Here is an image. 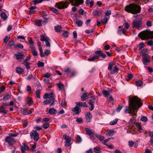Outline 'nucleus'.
<instances>
[{"instance_id": "1", "label": "nucleus", "mask_w": 153, "mask_h": 153, "mask_svg": "<svg viewBox=\"0 0 153 153\" xmlns=\"http://www.w3.org/2000/svg\"><path fill=\"white\" fill-rule=\"evenodd\" d=\"M129 106H126L124 110L125 113L131 114L133 117L130 119L129 123L133 125L135 122V117L137 113L134 110L137 111L142 105L141 99L137 96H134L129 98Z\"/></svg>"}, {"instance_id": "2", "label": "nucleus", "mask_w": 153, "mask_h": 153, "mask_svg": "<svg viewBox=\"0 0 153 153\" xmlns=\"http://www.w3.org/2000/svg\"><path fill=\"white\" fill-rule=\"evenodd\" d=\"M141 7L135 4H130L126 6L125 8V10L132 14L139 13L141 11Z\"/></svg>"}, {"instance_id": "3", "label": "nucleus", "mask_w": 153, "mask_h": 153, "mask_svg": "<svg viewBox=\"0 0 153 153\" xmlns=\"http://www.w3.org/2000/svg\"><path fill=\"white\" fill-rule=\"evenodd\" d=\"M138 36L143 40L153 39V31L144 30L140 32Z\"/></svg>"}, {"instance_id": "4", "label": "nucleus", "mask_w": 153, "mask_h": 153, "mask_svg": "<svg viewBox=\"0 0 153 153\" xmlns=\"http://www.w3.org/2000/svg\"><path fill=\"white\" fill-rule=\"evenodd\" d=\"M69 3L67 1H62L56 3L55 6L59 9L67 8L68 6Z\"/></svg>"}, {"instance_id": "5", "label": "nucleus", "mask_w": 153, "mask_h": 153, "mask_svg": "<svg viewBox=\"0 0 153 153\" xmlns=\"http://www.w3.org/2000/svg\"><path fill=\"white\" fill-rule=\"evenodd\" d=\"M142 23V21L141 19H137L133 22L132 23V27H136L138 29H140Z\"/></svg>"}, {"instance_id": "6", "label": "nucleus", "mask_w": 153, "mask_h": 153, "mask_svg": "<svg viewBox=\"0 0 153 153\" xmlns=\"http://www.w3.org/2000/svg\"><path fill=\"white\" fill-rule=\"evenodd\" d=\"M40 40L42 41L45 42V45L47 47H50L51 45L49 42L50 40L48 37H45L44 35L42 34L41 36Z\"/></svg>"}, {"instance_id": "7", "label": "nucleus", "mask_w": 153, "mask_h": 153, "mask_svg": "<svg viewBox=\"0 0 153 153\" xmlns=\"http://www.w3.org/2000/svg\"><path fill=\"white\" fill-rule=\"evenodd\" d=\"M5 141L11 147L16 142L15 139L13 138L8 136L7 137L5 138Z\"/></svg>"}, {"instance_id": "8", "label": "nucleus", "mask_w": 153, "mask_h": 153, "mask_svg": "<svg viewBox=\"0 0 153 153\" xmlns=\"http://www.w3.org/2000/svg\"><path fill=\"white\" fill-rule=\"evenodd\" d=\"M31 139H33L35 141H37L39 139V135L36 131L33 130L30 134Z\"/></svg>"}, {"instance_id": "9", "label": "nucleus", "mask_w": 153, "mask_h": 153, "mask_svg": "<svg viewBox=\"0 0 153 153\" xmlns=\"http://www.w3.org/2000/svg\"><path fill=\"white\" fill-rule=\"evenodd\" d=\"M63 137L66 140L65 142V146L66 147V148L67 149L70 146V142L71 140V138L66 134H64L63 135Z\"/></svg>"}, {"instance_id": "10", "label": "nucleus", "mask_w": 153, "mask_h": 153, "mask_svg": "<svg viewBox=\"0 0 153 153\" xmlns=\"http://www.w3.org/2000/svg\"><path fill=\"white\" fill-rule=\"evenodd\" d=\"M91 97L92 98V99H90L89 101V103L91 105V108L90 110L92 111L93 110L94 108V104L95 102V96H92Z\"/></svg>"}, {"instance_id": "11", "label": "nucleus", "mask_w": 153, "mask_h": 153, "mask_svg": "<svg viewBox=\"0 0 153 153\" xmlns=\"http://www.w3.org/2000/svg\"><path fill=\"white\" fill-rule=\"evenodd\" d=\"M70 1L74 5L76 6H78L81 4H83L84 2L83 0H70Z\"/></svg>"}, {"instance_id": "12", "label": "nucleus", "mask_w": 153, "mask_h": 153, "mask_svg": "<svg viewBox=\"0 0 153 153\" xmlns=\"http://www.w3.org/2000/svg\"><path fill=\"white\" fill-rule=\"evenodd\" d=\"M85 117L87 122L89 123L91 122L92 117L91 113L90 112H87L85 114Z\"/></svg>"}, {"instance_id": "13", "label": "nucleus", "mask_w": 153, "mask_h": 153, "mask_svg": "<svg viewBox=\"0 0 153 153\" xmlns=\"http://www.w3.org/2000/svg\"><path fill=\"white\" fill-rule=\"evenodd\" d=\"M72 111L75 112V115H78L79 114L81 111V110L79 108V106L76 105L75 107L72 109Z\"/></svg>"}, {"instance_id": "14", "label": "nucleus", "mask_w": 153, "mask_h": 153, "mask_svg": "<svg viewBox=\"0 0 153 153\" xmlns=\"http://www.w3.org/2000/svg\"><path fill=\"white\" fill-rule=\"evenodd\" d=\"M14 55L17 59H22L24 57V54L20 52H18L15 54Z\"/></svg>"}, {"instance_id": "15", "label": "nucleus", "mask_w": 153, "mask_h": 153, "mask_svg": "<svg viewBox=\"0 0 153 153\" xmlns=\"http://www.w3.org/2000/svg\"><path fill=\"white\" fill-rule=\"evenodd\" d=\"M95 53L99 55L100 56H101L103 58H105L106 57V55L105 53H103L102 51H95Z\"/></svg>"}, {"instance_id": "16", "label": "nucleus", "mask_w": 153, "mask_h": 153, "mask_svg": "<svg viewBox=\"0 0 153 153\" xmlns=\"http://www.w3.org/2000/svg\"><path fill=\"white\" fill-rule=\"evenodd\" d=\"M102 11L101 10H95L93 12V14L95 16H99L102 14Z\"/></svg>"}, {"instance_id": "17", "label": "nucleus", "mask_w": 153, "mask_h": 153, "mask_svg": "<svg viewBox=\"0 0 153 153\" xmlns=\"http://www.w3.org/2000/svg\"><path fill=\"white\" fill-rule=\"evenodd\" d=\"M76 104L79 107L82 106L83 107L86 108L88 106V105L85 102H76Z\"/></svg>"}, {"instance_id": "18", "label": "nucleus", "mask_w": 153, "mask_h": 153, "mask_svg": "<svg viewBox=\"0 0 153 153\" xmlns=\"http://www.w3.org/2000/svg\"><path fill=\"white\" fill-rule=\"evenodd\" d=\"M53 101L49 99H47L44 100L43 102V103L44 105H46L49 104H50L51 106L54 105V103H52Z\"/></svg>"}, {"instance_id": "19", "label": "nucleus", "mask_w": 153, "mask_h": 153, "mask_svg": "<svg viewBox=\"0 0 153 153\" xmlns=\"http://www.w3.org/2000/svg\"><path fill=\"white\" fill-rule=\"evenodd\" d=\"M89 94L87 93H85L81 97V100L82 101H84L88 98Z\"/></svg>"}, {"instance_id": "20", "label": "nucleus", "mask_w": 153, "mask_h": 153, "mask_svg": "<svg viewBox=\"0 0 153 153\" xmlns=\"http://www.w3.org/2000/svg\"><path fill=\"white\" fill-rule=\"evenodd\" d=\"M48 98L49 99L53 101L52 103L55 102V99L54 98V95L53 92L50 93L48 94Z\"/></svg>"}, {"instance_id": "21", "label": "nucleus", "mask_w": 153, "mask_h": 153, "mask_svg": "<svg viewBox=\"0 0 153 153\" xmlns=\"http://www.w3.org/2000/svg\"><path fill=\"white\" fill-rule=\"evenodd\" d=\"M26 102L27 104L29 105H31L33 104V101L31 97H28L26 99Z\"/></svg>"}, {"instance_id": "22", "label": "nucleus", "mask_w": 153, "mask_h": 153, "mask_svg": "<svg viewBox=\"0 0 153 153\" xmlns=\"http://www.w3.org/2000/svg\"><path fill=\"white\" fill-rule=\"evenodd\" d=\"M143 62L144 65H147L150 62V61L146 56L143 57L142 58Z\"/></svg>"}, {"instance_id": "23", "label": "nucleus", "mask_w": 153, "mask_h": 153, "mask_svg": "<svg viewBox=\"0 0 153 153\" xmlns=\"http://www.w3.org/2000/svg\"><path fill=\"white\" fill-rule=\"evenodd\" d=\"M57 112L56 110L54 108H51L49 110L48 113L50 114H55Z\"/></svg>"}, {"instance_id": "24", "label": "nucleus", "mask_w": 153, "mask_h": 153, "mask_svg": "<svg viewBox=\"0 0 153 153\" xmlns=\"http://www.w3.org/2000/svg\"><path fill=\"white\" fill-rule=\"evenodd\" d=\"M85 130L86 131V134L89 136H91L94 135L93 133L90 129L88 128H85Z\"/></svg>"}, {"instance_id": "25", "label": "nucleus", "mask_w": 153, "mask_h": 153, "mask_svg": "<svg viewBox=\"0 0 153 153\" xmlns=\"http://www.w3.org/2000/svg\"><path fill=\"white\" fill-rule=\"evenodd\" d=\"M16 72L18 74H22L24 72V70L20 67H17L16 69Z\"/></svg>"}, {"instance_id": "26", "label": "nucleus", "mask_w": 153, "mask_h": 153, "mask_svg": "<svg viewBox=\"0 0 153 153\" xmlns=\"http://www.w3.org/2000/svg\"><path fill=\"white\" fill-rule=\"evenodd\" d=\"M56 84L59 90H63L64 89V85L61 82H59Z\"/></svg>"}, {"instance_id": "27", "label": "nucleus", "mask_w": 153, "mask_h": 153, "mask_svg": "<svg viewBox=\"0 0 153 153\" xmlns=\"http://www.w3.org/2000/svg\"><path fill=\"white\" fill-rule=\"evenodd\" d=\"M102 93L103 95V96L105 98H108L110 95L109 91H108L106 90H104L102 91Z\"/></svg>"}, {"instance_id": "28", "label": "nucleus", "mask_w": 153, "mask_h": 153, "mask_svg": "<svg viewBox=\"0 0 153 153\" xmlns=\"http://www.w3.org/2000/svg\"><path fill=\"white\" fill-rule=\"evenodd\" d=\"M115 64V62H111L108 63V69L109 71H111L112 68Z\"/></svg>"}, {"instance_id": "29", "label": "nucleus", "mask_w": 153, "mask_h": 153, "mask_svg": "<svg viewBox=\"0 0 153 153\" xmlns=\"http://www.w3.org/2000/svg\"><path fill=\"white\" fill-rule=\"evenodd\" d=\"M27 108H23L21 110V113L22 114L24 115H26L29 114L28 112L27 111Z\"/></svg>"}, {"instance_id": "30", "label": "nucleus", "mask_w": 153, "mask_h": 153, "mask_svg": "<svg viewBox=\"0 0 153 153\" xmlns=\"http://www.w3.org/2000/svg\"><path fill=\"white\" fill-rule=\"evenodd\" d=\"M147 50L145 49H144L142 50L140 53V55H142L143 57L146 56V55H147Z\"/></svg>"}, {"instance_id": "31", "label": "nucleus", "mask_w": 153, "mask_h": 153, "mask_svg": "<svg viewBox=\"0 0 153 153\" xmlns=\"http://www.w3.org/2000/svg\"><path fill=\"white\" fill-rule=\"evenodd\" d=\"M23 146L21 147V149L25 151L29 149V147L25 143H23Z\"/></svg>"}, {"instance_id": "32", "label": "nucleus", "mask_w": 153, "mask_h": 153, "mask_svg": "<svg viewBox=\"0 0 153 153\" xmlns=\"http://www.w3.org/2000/svg\"><path fill=\"white\" fill-rule=\"evenodd\" d=\"M0 113L5 114L7 113V111L3 106H1L0 107Z\"/></svg>"}, {"instance_id": "33", "label": "nucleus", "mask_w": 153, "mask_h": 153, "mask_svg": "<svg viewBox=\"0 0 153 153\" xmlns=\"http://www.w3.org/2000/svg\"><path fill=\"white\" fill-rule=\"evenodd\" d=\"M108 19L107 17H105L102 19L101 20L102 24L105 25L106 24L108 21Z\"/></svg>"}, {"instance_id": "34", "label": "nucleus", "mask_w": 153, "mask_h": 153, "mask_svg": "<svg viewBox=\"0 0 153 153\" xmlns=\"http://www.w3.org/2000/svg\"><path fill=\"white\" fill-rule=\"evenodd\" d=\"M118 68L117 67L115 66L113 70L111 71V74H114L115 73H117L118 71Z\"/></svg>"}, {"instance_id": "35", "label": "nucleus", "mask_w": 153, "mask_h": 153, "mask_svg": "<svg viewBox=\"0 0 153 153\" xmlns=\"http://www.w3.org/2000/svg\"><path fill=\"white\" fill-rule=\"evenodd\" d=\"M136 126L138 128L139 131L140 132H142L143 131V130L141 126L139 123H137L136 124Z\"/></svg>"}, {"instance_id": "36", "label": "nucleus", "mask_w": 153, "mask_h": 153, "mask_svg": "<svg viewBox=\"0 0 153 153\" xmlns=\"http://www.w3.org/2000/svg\"><path fill=\"white\" fill-rule=\"evenodd\" d=\"M76 23L79 27L81 26L83 24L82 22L80 20H76Z\"/></svg>"}, {"instance_id": "37", "label": "nucleus", "mask_w": 153, "mask_h": 153, "mask_svg": "<svg viewBox=\"0 0 153 153\" xmlns=\"http://www.w3.org/2000/svg\"><path fill=\"white\" fill-rule=\"evenodd\" d=\"M11 98V96L9 94H7L3 98V100H7L10 99Z\"/></svg>"}, {"instance_id": "38", "label": "nucleus", "mask_w": 153, "mask_h": 153, "mask_svg": "<svg viewBox=\"0 0 153 153\" xmlns=\"http://www.w3.org/2000/svg\"><path fill=\"white\" fill-rule=\"evenodd\" d=\"M50 10L56 14H59L58 10L54 7L51 8Z\"/></svg>"}, {"instance_id": "39", "label": "nucleus", "mask_w": 153, "mask_h": 153, "mask_svg": "<svg viewBox=\"0 0 153 153\" xmlns=\"http://www.w3.org/2000/svg\"><path fill=\"white\" fill-rule=\"evenodd\" d=\"M41 94V91L39 90H36V96L38 98H40V94Z\"/></svg>"}, {"instance_id": "40", "label": "nucleus", "mask_w": 153, "mask_h": 153, "mask_svg": "<svg viewBox=\"0 0 153 153\" xmlns=\"http://www.w3.org/2000/svg\"><path fill=\"white\" fill-rule=\"evenodd\" d=\"M55 30L58 32H60L62 30V27L60 26H58L54 27Z\"/></svg>"}, {"instance_id": "41", "label": "nucleus", "mask_w": 153, "mask_h": 153, "mask_svg": "<svg viewBox=\"0 0 153 153\" xmlns=\"http://www.w3.org/2000/svg\"><path fill=\"white\" fill-rule=\"evenodd\" d=\"M143 84L142 81L141 80H139L136 81V85L138 87L141 86Z\"/></svg>"}, {"instance_id": "42", "label": "nucleus", "mask_w": 153, "mask_h": 153, "mask_svg": "<svg viewBox=\"0 0 153 153\" xmlns=\"http://www.w3.org/2000/svg\"><path fill=\"white\" fill-rule=\"evenodd\" d=\"M118 121V119H115L112 121H111L110 123V125H113L116 124Z\"/></svg>"}, {"instance_id": "43", "label": "nucleus", "mask_w": 153, "mask_h": 153, "mask_svg": "<svg viewBox=\"0 0 153 153\" xmlns=\"http://www.w3.org/2000/svg\"><path fill=\"white\" fill-rule=\"evenodd\" d=\"M1 18L4 20H5L7 19V15L5 12H3L1 15Z\"/></svg>"}, {"instance_id": "44", "label": "nucleus", "mask_w": 153, "mask_h": 153, "mask_svg": "<svg viewBox=\"0 0 153 153\" xmlns=\"http://www.w3.org/2000/svg\"><path fill=\"white\" fill-rule=\"evenodd\" d=\"M18 135H19V134L17 133H10L8 134V135H9L8 137H17Z\"/></svg>"}, {"instance_id": "45", "label": "nucleus", "mask_w": 153, "mask_h": 153, "mask_svg": "<svg viewBox=\"0 0 153 153\" xmlns=\"http://www.w3.org/2000/svg\"><path fill=\"white\" fill-rule=\"evenodd\" d=\"M69 33L68 31H65L64 30L63 31V33L62 34L63 36H64V37H68L69 36Z\"/></svg>"}, {"instance_id": "46", "label": "nucleus", "mask_w": 153, "mask_h": 153, "mask_svg": "<svg viewBox=\"0 0 153 153\" xmlns=\"http://www.w3.org/2000/svg\"><path fill=\"white\" fill-rule=\"evenodd\" d=\"M123 29V26H119L117 31L118 34L121 35V31H122V29Z\"/></svg>"}, {"instance_id": "47", "label": "nucleus", "mask_w": 153, "mask_h": 153, "mask_svg": "<svg viewBox=\"0 0 153 153\" xmlns=\"http://www.w3.org/2000/svg\"><path fill=\"white\" fill-rule=\"evenodd\" d=\"M38 66L39 67H43L44 66V64L43 62L39 61L37 63Z\"/></svg>"}, {"instance_id": "48", "label": "nucleus", "mask_w": 153, "mask_h": 153, "mask_svg": "<svg viewBox=\"0 0 153 153\" xmlns=\"http://www.w3.org/2000/svg\"><path fill=\"white\" fill-rule=\"evenodd\" d=\"M35 25L38 26H42L41 21L40 20H36L35 22Z\"/></svg>"}, {"instance_id": "49", "label": "nucleus", "mask_w": 153, "mask_h": 153, "mask_svg": "<svg viewBox=\"0 0 153 153\" xmlns=\"http://www.w3.org/2000/svg\"><path fill=\"white\" fill-rule=\"evenodd\" d=\"M43 1V0H33V1L34 3V5H36L37 4L41 3Z\"/></svg>"}, {"instance_id": "50", "label": "nucleus", "mask_w": 153, "mask_h": 153, "mask_svg": "<svg viewBox=\"0 0 153 153\" xmlns=\"http://www.w3.org/2000/svg\"><path fill=\"white\" fill-rule=\"evenodd\" d=\"M144 44L143 42L140 43L138 45L139 49L140 50H141L143 48H144Z\"/></svg>"}, {"instance_id": "51", "label": "nucleus", "mask_w": 153, "mask_h": 153, "mask_svg": "<svg viewBox=\"0 0 153 153\" xmlns=\"http://www.w3.org/2000/svg\"><path fill=\"white\" fill-rule=\"evenodd\" d=\"M49 126V123L48 122L43 124V127L45 129L47 128Z\"/></svg>"}, {"instance_id": "52", "label": "nucleus", "mask_w": 153, "mask_h": 153, "mask_svg": "<svg viewBox=\"0 0 153 153\" xmlns=\"http://www.w3.org/2000/svg\"><path fill=\"white\" fill-rule=\"evenodd\" d=\"M140 120L144 122H146L148 120L147 117L145 116H143L140 118Z\"/></svg>"}, {"instance_id": "53", "label": "nucleus", "mask_w": 153, "mask_h": 153, "mask_svg": "<svg viewBox=\"0 0 153 153\" xmlns=\"http://www.w3.org/2000/svg\"><path fill=\"white\" fill-rule=\"evenodd\" d=\"M39 51L40 52V56L42 57L45 56V55L43 52L42 47L39 48Z\"/></svg>"}, {"instance_id": "54", "label": "nucleus", "mask_w": 153, "mask_h": 153, "mask_svg": "<svg viewBox=\"0 0 153 153\" xmlns=\"http://www.w3.org/2000/svg\"><path fill=\"white\" fill-rule=\"evenodd\" d=\"M127 77L128 78L126 79V80L127 81H129L130 79L133 77V76L131 74H129L128 75Z\"/></svg>"}, {"instance_id": "55", "label": "nucleus", "mask_w": 153, "mask_h": 153, "mask_svg": "<svg viewBox=\"0 0 153 153\" xmlns=\"http://www.w3.org/2000/svg\"><path fill=\"white\" fill-rule=\"evenodd\" d=\"M17 48L20 49H22L23 48V46L22 44H19L14 46V48Z\"/></svg>"}, {"instance_id": "56", "label": "nucleus", "mask_w": 153, "mask_h": 153, "mask_svg": "<svg viewBox=\"0 0 153 153\" xmlns=\"http://www.w3.org/2000/svg\"><path fill=\"white\" fill-rule=\"evenodd\" d=\"M96 137L99 140L101 141H102L105 139V138L103 137L100 135H97Z\"/></svg>"}, {"instance_id": "57", "label": "nucleus", "mask_w": 153, "mask_h": 153, "mask_svg": "<svg viewBox=\"0 0 153 153\" xmlns=\"http://www.w3.org/2000/svg\"><path fill=\"white\" fill-rule=\"evenodd\" d=\"M94 151L96 153H99L100 152V149L98 147H96L94 148Z\"/></svg>"}, {"instance_id": "58", "label": "nucleus", "mask_w": 153, "mask_h": 153, "mask_svg": "<svg viewBox=\"0 0 153 153\" xmlns=\"http://www.w3.org/2000/svg\"><path fill=\"white\" fill-rule=\"evenodd\" d=\"M111 14V10H108L105 13V15L106 16H109Z\"/></svg>"}, {"instance_id": "59", "label": "nucleus", "mask_w": 153, "mask_h": 153, "mask_svg": "<svg viewBox=\"0 0 153 153\" xmlns=\"http://www.w3.org/2000/svg\"><path fill=\"white\" fill-rule=\"evenodd\" d=\"M116 132V131L113 130H111L109 131L108 132V135L109 136H112Z\"/></svg>"}, {"instance_id": "60", "label": "nucleus", "mask_w": 153, "mask_h": 153, "mask_svg": "<svg viewBox=\"0 0 153 153\" xmlns=\"http://www.w3.org/2000/svg\"><path fill=\"white\" fill-rule=\"evenodd\" d=\"M10 38V36H6L4 39V43L5 44H6L8 42V40Z\"/></svg>"}, {"instance_id": "61", "label": "nucleus", "mask_w": 153, "mask_h": 153, "mask_svg": "<svg viewBox=\"0 0 153 153\" xmlns=\"http://www.w3.org/2000/svg\"><path fill=\"white\" fill-rule=\"evenodd\" d=\"M93 32V29H90V30H86L85 32L88 34H89L90 33H92Z\"/></svg>"}, {"instance_id": "62", "label": "nucleus", "mask_w": 153, "mask_h": 153, "mask_svg": "<svg viewBox=\"0 0 153 153\" xmlns=\"http://www.w3.org/2000/svg\"><path fill=\"white\" fill-rule=\"evenodd\" d=\"M123 26L125 27V29H128L130 25L128 23H126L123 25Z\"/></svg>"}, {"instance_id": "63", "label": "nucleus", "mask_w": 153, "mask_h": 153, "mask_svg": "<svg viewBox=\"0 0 153 153\" xmlns=\"http://www.w3.org/2000/svg\"><path fill=\"white\" fill-rule=\"evenodd\" d=\"M33 55L34 56H36L37 55V52L36 50L35 49L34 50H33L31 51Z\"/></svg>"}, {"instance_id": "64", "label": "nucleus", "mask_w": 153, "mask_h": 153, "mask_svg": "<svg viewBox=\"0 0 153 153\" xmlns=\"http://www.w3.org/2000/svg\"><path fill=\"white\" fill-rule=\"evenodd\" d=\"M51 74L49 72H47L43 76L46 78H49L51 76Z\"/></svg>"}]
</instances>
